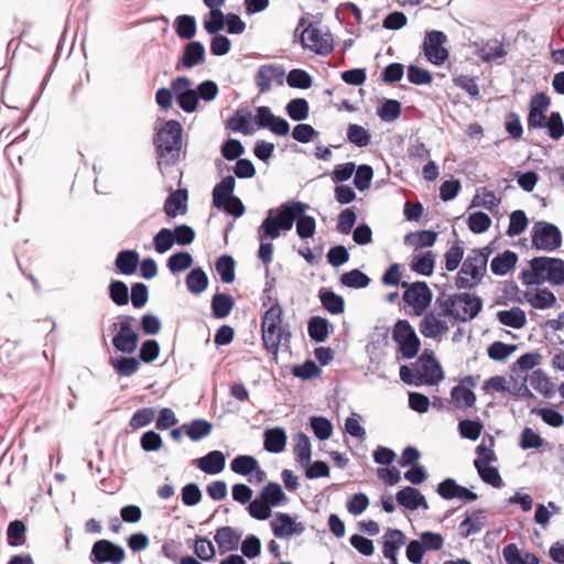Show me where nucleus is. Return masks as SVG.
Listing matches in <instances>:
<instances>
[{
	"mask_svg": "<svg viewBox=\"0 0 564 564\" xmlns=\"http://www.w3.org/2000/svg\"><path fill=\"white\" fill-rule=\"evenodd\" d=\"M182 124L176 120L165 121L156 131L154 144L158 152V164L173 165L180 160L182 150Z\"/></svg>",
	"mask_w": 564,
	"mask_h": 564,
	"instance_id": "obj_1",
	"label": "nucleus"
},
{
	"mask_svg": "<svg viewBox=\"0 0 564 564\" xmlns=\"http://www.w3.org/2000/svg\"><path fill=\"white\" fill-rule=\"evenodd\" d=\"M531 271L522 273V282L540 285L549 282L553 285L564 283V261L558 258L535 257L530 261Z\"/></svg>",
	"mask_w": 564,
	"mask_h": 564,
	"instance_id": "obj_2",
	"label": "nucleus"
},
{
	"mask_svg": "<svg viewBox=\"0 0 564 564\" xmlns=\"http://www.w3.org/2000/svg\"><path fill=\"white\" fill-rule=\"evenodd\" d=\"M452 321L468 322L474 319L482 308V300L470 293L437 295Z\"/></svg>",
	"mask_w": 564,
	"mask_h": 564,
	"instance_id": "obj_3",
	"label": "nucleus"
},
{
	"mask_svg": "<svg viewBox=\"0 0 564 564\" xmlns=\"http://www.w3.org/2000/svg\"><path fill=\"white\" fill-rule=\"evenodd\" d=\"M275 212H267V216L258 228L257 235L260 241L258 257L264 263L269 264L273 260L272 240L278 239L281 231H290L292 223L290 219H276Z\"/></svg>",
	"mask_w": 564,
	"mask_h": 564,
	"instance_id": "obj_4",
	"label": "nucleus"
},
{
	"mask_svg": "<svg viewBox=\"0 0 564 564\" xmlns=\"http://www.w3.org/2000/svg\"><path fill=\"white\" fill-rule=\"evenodd\" d=\"M308 205L299 200H289L276 208H270L268 212H275L276 219H290L292 226L296 221V232L301 239H307L314 236L316 221L314 217L305 215Z\"/></svg>",
	"mask_w": 564,
	"mask_h": 564,
	"instance_id": "obj_5",
	"label": "nucleus"
},
{
	"mask_svg": "<svg viewBox=\"0 0 564 564\" xmlns=\"http://www.w3.org/2000/svg\"><path fill=\"white\" fill-rule=\"evenodd\" d=\"M283 310L279 304L272 305L262 316V340L265 349L276 354L283 339L291 335L282 325Z\"/></svg>",
	"mask_w": 564,
	"mask_h": 564,
	"instance_id": "obj_6",
	"label": "nucleus"
},
{
	"mask_svg": "<svg viewBox=\"0 0 564 564\" xmlns=\"http://www.w3.org/2000/svg\"><path fill=\"white\" fill-rule=\"evenodd\" d=\"M451 325L452 319L440 297L436 296L433 307L425 312L420 321L419 330L425 338L438 339L449 330Z\"/></svg>",
	"mask_w": 564,
	"mask_h": 564,
	"instance_id": "obj_7",
	"label": "nucleus"
},
{
	"mask_svg": "<svg viewBox=\"0 0 564 564\" xmlns=\"http://www.w3.org/2000/svg\"><path fill=\"white\" fill-rule=\"evenodd\" d=\"M401 286L405 289L403 301L412 308L413 315H423L433 300V293L429 285L423 281L413 283L402 282Z\"/></svg>",
	"mask_w": 564,
	"mask_h": 564,
	"instance_id": "obj_8",
	"label": "nucleus"
},
{
	"mask_svg": "<svg viewBox=\"0 0 564 564\" xmlns=\"http://www.w3.org/2000/svg\"><path fill=\"white\" fill-rule=\"evenodd\" d=\"M392 338L399 345V349L402 356L406 359H411L416 356L421 341L406 319H399L392 330Z\"/></svg>",
	"mask_w": 564,
	"mask_h": 564,
	"instance_id": "obj_9",
	"label": "nucleus"
},
{
	"mask_svg": "<svg viewBox=\"0 0 564 564\" xmlns=\"http://www.w3.org/2000/svg\"><path fill=\"white\" fill-rule=\"evenodd\" d=\"M531 240L538 250L554 251L562 243V234L555 225L539 221L532 228Z\"/></svg>",
	"mask_w": 564,
	"mask_h": 564,
	"instance_id": "obj_10",
	"label": "nucleus"
},
{
	"mask_svg": "<svg viewBox=\"0 0 564 564\" xmlns=\"http://www.w3.org/2000/svg\"><path fill=\"white\" fill-rule=\"evenodd\" d=\"M132 317L124 316L119 324H113V327H119L118 333L112 337V345L117 351L126 355L133 354L139 344V334L131 325Z\"/></svg>",
	"mask_w": 564,
	"mask_h": 564,
	"instance_id": "obj_11",
	"label": "nucleus"
},
{
	"mask_svg": "<svg viewBox=\"0 0 564 564\" xmlns=\"http://www.w3.org/2000/svg\"><path fill=\"white\" fill-rule=\"evenodd\" d=\"M304 48H308L319 55H326L333 51V37L329 32H323L317 26L310 24L301 35Z\"/></svg>",
	"mask_w": 564,
	"mask_h": 564,
	"instance_id": "obj_12",
	"label": "nucleus"
},
{
	"mask_svg": "<svg viewBox=\"0 0 564 564\" xmlns=\"http://www.w3.org/2000/svg\"><path fill=\"white\" fill-rule=\"evenodd\" d=\"M447 37L442 31H429L425 33L423 51L427 61L434 65H442L448 57V51L444 47Z\"/></svg>",
	"mask_w": 564,
	"mask_h": 564,
	"instance_id": "obj_13",
	"label": "nucleus"
},
{
	"mask_svg": "<svg viewBox=\"0 0 564 564\" xmlns=\"http://www.w3.org/2000/svg\"><path fill=\"white\" fill-rule=\"evenodd\" d=\"M272 532L278 539H291L292 536L302 535L305 532V524L297 522L289 513L276 512L270 522Z\"/></svg>",
	"mask_w": 564,
	"mask_h": 564,
	"instance_id": "obj_14",
	"label": "nucleus"
},
{
	"mask_svg": "<svg viewBox=\"0 0 564 564\" xmlns=\"http://www.w3.org/2000/svg\"><path fill=\"white\" fill-rule=\"evenodd\" d=\"M285 70L282 66L275 64L261 65L256 75L254 83L259 93L265 94L272 89V85H282L284 82Z\"/></svg>",
	"mask_w": 564,
	"mask_h": 564,
	"instance_id": "obj_15",
	"label": "nucleus"
},
{
	"mask_svg": "<svg viewBox=\"0 0 564 564\" xmlns=\"http://www.w3.org/2000/svg\"><path fill=\"white\" fill-rule=\"evenodd\" d=\"M551 105L550 98L545 93H536L533 95L529 102V115L527 118L528 130L542 129L544 119H546V111Z\"/></svg>",
	"mask_w": 564,
	"mask_h": 564,
	"instance_id": "obj_16",
	"label": "nucleus"
},
{
	"mask_svg": "<svg viewBox=\"0 0 564 564\" xmlns=\"http://www.w3.org/2000/svg\"><path fill=\"white\" fill-rule=\"evenodd\" d=\"M91 556L94 561L99 563L121 564L124 561L126 553L120 545L108 540H99L93 545Z\"/></svg>",
	"mask_w": 564,
	"mask_h": 564,
	"instance_id": "obj_17",
	"label": "nucleus"
},
{
	"mask_svg": "<svg viewBox=\"0 0 564 564\" xmlns=\"http://www.w3.org/2000/svg\"><path fill=\"white\" fill-rule=\"evenodd\" d=\"M416 364L421 383L435 386L444 379L442 367L433 356L423 354Z\"/></svg>",
	"mask_w": 564,
	"mask_h": 564,
	"instance_id": "obj_18",
	"label": "nucleus"
},
{
	"mask_svg": "<svg viewBox=\"0 0 564 564\" xmlns=\"http://www.w3.org/2000/svg\"><path fill=\"white\" fill-rule=\"evenodd\" d=\"M205 59V46L198 41H192L184 46L183 55L176 64L175 68H193Z\"/></svg>",
	"mask_w": 564,
	"mask_h": 564,
	"instance_id": "obj_19",
	"label": "nucleus"
},
{
	"mask_svg": "<svg viewBox=\"0 0 564 564\" xmlns=\"http://www.w3.org/2000/svg\"><path fill=\"white\" fill-rule=\"evenodd\" d=\"M405 534L398 529H389L383 535V556L392 564H398V551L405 544Z\"/></svg>",
	"mask_w": 564,
	"mask_h": 564,
	"instance_id": "obj_20",
	"label": "nucleus"
},
{
	"mask_svg": "<svg viewBox=\"0 0 564 564\" xmlns=\"http://www.w3.org/2000/svg\"><path fill=\"white\" fill-rule=\"evenodd\" d=\"M397 502L408 510L414 511L419 508L424 510L429 509V503L425 497L420 492L419 489L406 486L395 495Z\"/></svg>",
	"mask_w": 564,
	"mask_h": 564,
	"instance_id": "obj_21",
	"label": "nucleus"
},
{
	"mask_svg": "<svg viewBox=\"0 0 564 564\" xmlns=\"http://www.w3.org/2000/svg\"><path fill=\"white\" fill-rule=\"evenodd\" d=\"M241 534L231 527L219 528L214 536L221 554L237 550Z\"/></svg>",
	"mask_w": 564,
	"mask_h": 564,
	"instance_id": "obj_22",
	"label": "nucleus"
},
{
	"mask_svg": "<svg viewBox=\"0 0 564 564\" xmlns=\"http://www.w3.org/2000/svg\"><path fill=\"white\" fill-rule=\"evenodd\" d=\"M197 467L205 474L217 475L226 465V456L220 451H212L196 460Z\"/></svg>",
	"mask_w": 564,
	"mask_h": 564,
	"instance_id": "obj_23",
	"label": "nucleus"
},
{
	"mask_svg": "<svg viewBox=\"0 0 564 564\" xmlns=\"http://www.w3.org/2000/svg\"><path fill=\"white\" fill-rule=\"evenodd\" d=\"M236 181L231 175L225 176L213 189V204L217 208L225 206V203L234 197Z\"/></svg>",
	"mask_w": 564,
	"mask_h": 564,
	"instance_id": "obj_24",
	"label": "nucleus"
},
{
	"mask_svg": "<svg viewBox=\"0 0 564 564\" xmlns=\"http://www.w3.org/2000/svg\"><path fill=\"white\" fill-rule=\"evenodd\" d=\"M264 449L270 453H281L285 448L286 433L282 427H273L264 431Z\"/></svg>",
	"mask_w": 564,
	"mask_h": 564,
	"instance_id": "obj_25",
	"label": "nucleus"
},
{
	"mask_svg": "<svg viewBox=\"0 0 564 564\" xmlns=\"http://www.w3.org/2000/svg\"><path fill=\"white\" fill-rule=\"evenodd\" d=\"M186 202H187V191L186 189H177L172 192L165 203H164V212L165 214L174 218L178 214H184L186 212Z\"/></svg>",
	"mask_w": 564,
	"mask_h": 564,
	"instance_id": "obj_26",
	"label": "nucleus"
},
{
	"mask_svg": "<svg viewBox=\"0 0 564 564\" xmlns=\"http://www.w3.org/2000/svg\"><path fill=\"white\" fill-rule=\"evenodd\" d=\"M482 276L484 274L473 268L469 261H464L455 284L458 289H471L481 281Z\"/></svg>",
	"mask_w": 564,
	"mask_h": 564,
	"instance_id": "obj_27",
	"label": "nucleus"
},
{
	"mask_svg": "<svg viewBox=\"0 0 564 564\" xmlns=\"http://www.w3.org/2000/svg\"><path fill=\"white\" fill-rule=\"evenodd\" d=\"M518 256L511 250L497 254L490 263V270L496 275H506L517 264Z\"/></svg>",
	"mask_w": 564,
	"mask_h": 564,
	"instance_id": "obj_28",
	"label": "nucleus"
},
{
	"mask_svg": "<svg viewBox=\"0 0 564 564\" xmlns=\"http://www.w3.org/2000/svg\"><path fill=\"white\" fill-rule=\"evenodd\" d=\"M527 302L536 310H546L552 307L555 302V295L547 289H538L524 293Z\"/></svg>",
	"mask_w": 564,
	"mask_h": 564,
	"instance_id": "obj_29",
	"label": "nucleus"
},
{
	"mask_svg": "<svg viewBox=\"0 0 564 564\" xmlns=\"http://www.w3.org/2000/svg\"><path fill=\"white\" fill-rule=\"evenodd\" d=\"M497 319L505 326L516 329L522 328L527 324V316L524 311L519 306H513L510 310H502L497 313Z\"/></svg>",
	"mask_w": 564,
	"mask_h": 564,
	"instance_id": "obj_30",
	"label": "nucleus"
},
{
	"mask_svg": "<svg viewBox=\"0 0 564 564\" xmlns=\"http://www.w3.org/2000/svg\"><path fill=\"white\" fill-rule=\"evenodd\" d=\"M503 558L507 564H539V557L530 552L521 554L518 546L513 543L507 544L502 550Z\"/></svg>",
	"mask_w": 564,
	"mask_h": 564,
	"instance_id": "obj_31",
	"label": "nucleus"
},
{
	"mask_svg": "<svg viewBox=\"0 0 564 564\" xmlns=\"http://www.w3.org/2000/svg\"><path fill=\"white\" fill-rule=\"evenodd\" d=\"M318 297L323 307L330 314H341L345 310V301L343 296L336 294L334 291L322 288Z\"/></svg>",
	"mask_w": 564,
	"mask_h": 564,
	"instance_id": "obj_32",
	"label": "nucleus"
},
{
	"mask_svg": "<svg viewBox=\"0 0 564 564\" xmlns=\"http://www.w3.org/2000/svg\"><path fill=\"white\" fill-rule=\"evenodd\" d=\"M451 402L457 409L471 408L476 403V394L464 384H457L452 388Z\"/></svg>",
	"mask_w": 564,
	"mask_h": 564,
	"instance_id": "obj_33",
	"label": "nucleus"
},
{
	"mask_svg": "<svg viewBox=\"0 0 564 564\" xmlns=\"http://www.w3.org/2000/svg\"><path fill=\"white\" fill-rule=\"evenodd\" d=\"M139 262V253L134 250H122L116 258L117 269L126 275L133 274L137 271Z\"/></svg>",
	"mask_w": 564,
	"mask_h": 564,
	"instance_id": "obj_34",
	"label": "nucleus"
},
{
	"mask_svg": "<svg viewBox=\"0 0 564 564\" xmlns=\"http://www.w3.org/2000/svg\"><path fill=\"white\" fill-rule=\"evenodd\" d=\"M182 429L193 442H198L212 433L213 425L204 419H196L188 424H183Z\"/></svg>",
	"mask_w": 564,
	"mask_h": 564,
	"instance_id": "obj_35",
	"label": "nucleus"
},
{
	"mask_svg": "<svg viewBox=\"0 0 564 564\" xmlns=\"http://www.w3.org/2000/svg\"><path fill=\"white\" fill-rule=\"evenodd\" d=\"M109 364L116 373L121 377H130L138 372L140 368V361L134 357L110 358Z\"/></svg>",
	"mask_w": 564,
	"mask_h": 564,
	"instance_id": "obj_36",
	"label": "nucleus"
},
{
	"mask_svg": "<svg viewBox=\"0 0 564 564\" xmlns=\"http://www.w3.org/2000/svg\"><path fill=\"white\" fill-rule=\"evenodd\" d=\"M435 257L432 251L413 257L411 261V270L425 276H430L434 271Z\"/></svg>",
	"mask_w": 564,
	"mask_h": 564,
	"instance_id": "obj_37",
	"label": "nucleus"
},
{
	"mask_svg": "<svg viewBox=\"0 0 564 564\" xmlns=\"http://www.w3.org/2000/svg\"><path fill=\"white\" fill-rule=\"evenodd\" d=\"M329 323L321 316H313L307 324V332L312 340L323 343L328 337Z\"/></svg>",
	"mask_w": 564,
	"mask_h": 564,
	"instance_id": "obj_38",
	"label": "nucleus"
},
{
	"mask_svg": "<svg viewBox=\"0 0 564 564\" xmlns=\"http://www.w3.org/2000/svg\"><path fill=\"white\" fill-rule=\"evenodd\" d=\"M187 290L193 294L203 293L208 286V276L202 268H194L186 276Z\"/></svg>",
	"mask_w": 564,
	"mask_h": 564,
	"instance_id": "obj_39",
	"label": "nucleus"
},
{
	"mask_svg": "<svg viewBox=\"0 0 564 564\" xmlns=\"http://www.w3.org/2000/svg\"><path fill=\"white\" fill-rule=\"evenodd\" d=\"M234 304V300L230 295L224 293L215 294L212 299V312L214 317H227L230 314Z\"/></svg>",
	"mask_w": 564,
	"mask_h": 564,
	"instance_id": "obj_40",
	"label": "nucleus"
},
{
	"mask_svg": "<svg viewBox=\"0 0 564 564\" xmlns=\"http://www.w3.org/2000/svg\"><path fill=\"white\" fill-rule=\"evenodd\" d=\"M259 467L258 460L250 455H239L235 457L230 463V468L234 473L248 476L252 474Z\"/></svg>",
	"mask_w": 564,
	"mask_h": 564,
	"instance_id": "obj_41",
	"label": "nucleus"
},
{
	"mask_svg": "<svg viewBox=\"0 0 564 564\" xmlns=\"http://www.w3.org/2000/svg\"><path fill=\"white\" fill-rule=\"evenodd\" d=\"M294 441V452L296 454L297 462L302 466L307 465L312 456V446L308 436L300 432L295 435Z\"/></svg>",
	"mask_w": 564,
	"mask_h": 564,
	"instance_id": "obj_42",
	"label": "nucleus"
},
{
	"mask_svg": "<svg viewBox=\"0 0 564 564\" xmlns=\"http://www.w3.org/2000/svg\"><path fill=\"white\" fill-rule=\"evenodd\" d=\"M251 120L252 113L250 111L239 109L229 118L227 126L235 132L248 134L250 133L248 126Z\"/></svg>",
	"mask_w": 564,
	"mask_h": 564,
	"instance_id": "obj_43",
	"label": "nucleus"
},
{
	"mask_svg": "<svg viewBox=\"0 0 564 564\" xmlns=\"http://www.w3.org/2000/svg\"><path fill=\"white\" fill-rule=\"evenodd\" d=\"M543 123L542 129H546L547 135L551 139L560 140L564 135V121L560 112H551Z\"/></svg>",
	"mask_w": 564,
	"mask_h": 564,
	"instance_id": "obj_44",
	"label": "nucleus"
},
{
	"mask_svg": "<svg viewBox=\"0 0 564 564\" xmlns=\"http://www.w3.org/2000/svg\"><path fill=\"white\" fill-rule=\"evenodd\" d=\"M271 508L281 505L285 499V494L278 482H269L265 485L260 496Z\"/></svg>",
	"mask_w": 564,
	"mask_h": 564,
	"instance_id": "obj_45",
	"label": "nucleus"
},
{
	"mask_svg": "<svg viewBox=\"0 0 564 564\" xmlns=\"http://www.w3.org/2000/svg\"><path fill=\"white\" fill-rule=\"evenodd\" d=\"M285 110L292 120L303 121L308 117L310 106L306 99L294 98L288 102Z\"/></svg>",
	"mask_w": 564,
	"mask_h": 564,
	"instance_id": "obj_46",
	"label": "nucleus"
},
{
	"mask_svg": "<svg viewBox=\"0 0 564 564\" xmlns=\"http://www.w3.org/2000/svg\"><path fill=\"white\" fill-rule=\"evenodd\" d=\"M477 55L481 58V61L490 63L497 58L506 56L507 51L505 50L503 44L495 40L478 48Z\"/></svg>",
	"mask_w": 564,
	"mask_h": 564,
	"instance_id": "obj_47",
	"label": "nucleus"
},
{
	"mask_svg": "<svg viewBox=\"0 0 564 564\" xmlns=\"http://www.w3.org/2000/svg\"><path fill=\"white\" fill-rule=\"evenodd\" d=\"M340 283L350 289H364L370 283V278L358 269L345 272L340 276Z\"/></svg>",
	"mask_w": 564,
	"mask_h": 564,
	"instance_id": "obj_48",
	"label": "nucleus"
},
{
	"mask_svg": "<svg viewBox=\"0 0 564 564\" xmlns=\"http://www.w3.org/2000/svg\"><path fill=\"white\" fill-rule=\"evenodd\" d=\"M437 238V234L433 230H421L415 234H408L404 238V242L408 245H414L416 248L432 247Z\"/></svg>",
	"mask_w": 564,
	"mask_h": 564,
	"instance_id": "obj_49",
	"label": "nucleus"
},
{
	"mask_svg": "<svg viewBox=\"0 0 564 564\" xmlns=\"http://www.w3.org/2000/svg\"><path fill=\"white\" fill-rule=\"evenodd\" d=\"M175 31L181 39L189 40L196 33V20L193 15H178L175 19Z\"/></svg>",
	"mask_w": 564,
	"mask_h": 564,
	"instance_id": "obj_50",
	"label": "nucleus"
},
{
	"mask_svg": "<svg viewBox=\"0 0 564 564\" xmlns=\"http://www.w3.org/2000/svg\"><path fill=\"white\" fill-rule=\"evenodd\" d=\"M500 199L496 196L492 191L481 187L477 191V194L471 200L473 207H484L488 210H492L498 207Z\"/></svg>",
	"mask_w": 564,
	"mask_h": 564,
	"instance_id": "obj_51",
	"label": "nucleus"
},
{
	"mask_svg": "<svg viewBox=\"0 0 564 564\" xmlns=\"http://www.w3.org/2000/svg\"><path fill=\"white\" fill-rule=\"evenodd\" d=\"M530 386L538 392L549 395L553 392L554 386L549 377L541 370H534L529 377Z\"/></svg>",
	"mask_w": 564,
	"mask_h": 564,
	"instance_id": "obj_52",
	"label": "nucleus"
},
{
	"mask_svg": "<svg viewBox=\"0 0 564 564\" xmlns=\"http://www.w3.org/2000/svg\"><path fill=\"white\" fill-rule=\"evenodd\" d=\"M310 425L314 435L321 441L328 440L333 434V424L325 416H312Z\"/></svg>",
	"mask_w": 564,
	"mask_h": 564,
	"instance_id": "obj_53",
	"label": "nucleus"
},
{
	"mask_svg": "<svg viewBox=\"0 0 564 564\" xmlns=\"http://www.w3.org/2000/svg\"><path fill=\"white\" fill-rule=\"evenodd\" d=\"M216 270L224 283H231L235 280V260L232 257L224 254L216 261Z\"/></svg>",
	"mask_w": 564,
	"mask_h": 564,
	"instance_id": "obj_54",
	"label": "nucleus"
},
{
	"mask_svg": "<svg viewBox=\"0 0 564 564\" xmlns=\"http://www.w3.org/2000/svg\"><path fill=\"white\" fill-rule=\"evenodd\" d=\"M193 264V257L187 251H180L167 259L169 270L175 274L188 269Z\"/></svg>",
	"mask_w": 564,
	"mask_h": 564,
	"instance_id": "obj_55",
	"label": "nucleus"
},
{
	"mask_svg": "<svg viewBox=\"0 0 564 564\" xmlns=\"http://www.w3.org/2000/svg\"><path fill=\"white\" fill-rule=\"evenodd\" d=\"M529 220L525 213L521 209L514 210L510 214L509 227L507 235L509 237H516L522 234L528 227Z\"/></svg>",
	"mask_w": 564,
	"mask_h": 564,
	"instance_id": "obj_56",
	"label": "nucleus"
},
{
	"mask_svg": "<svg viewBox=\"0 0 564 564\" xmlns=\"http://www.w3.org/2000/svg\"><path fill=\"white\" fill-rule=\"evenodd\" d=\"M173 231L169 228H162L158 231V234L153 237V245L154 249L158 253H165L167 252L174 242Z\"/></svg>",
	"mask_w": 564,
	"mask_h": 564,
	"instance_id": "obj_57",
	"label": "nucleus"
},
{
	"mask_svg": "<svg viewBox=\"0 0 564 564\" xmlns=\"http://www.w3.org/2000/svg\"><path fill=\"white\" fill-rule=\"evenodd\" d=\"M109 296L118 306L127 305L129 303V290L127 284L119 280L112 281L109 285Z\"/></svg>",
	"mask_w": 564,
	"mask_h": 564,
	"instance_id": "obj_58",
	"label": "nucleus"
},
{
	"mask_svg": "<svg viewBox=\"0 0 564 564\" xmlns=\"http://www.w3.org/2000/svg\"><path fill=\"white\" fill-rule=\"evenodd\" d=\"M475 468L484 482L495 488H501L503 486L502 478L496 467L491 465H486L475 466Z\"/></svg>",
	"mask_w": 564,
	"mask_h": 564,
	"instance_id": "obj_59",
	"label": "nucleus"
},
{
	"mask_svg": "<svg viewBox=\"0 0 564 564\" xmlns=\"http://www.w3.org/2000/svg\"><path fill=\"white\" fill-rule=\"evenodd\" d=\"M401 115V104L394 99H387L378 109V116L386 122L397 120Z\"/></svg>",
	"mask_w": 564,
	"mask_h": 564,
	"instance_id": "obj_60",
	"label": "nucleus"
},
{
	"mask_svg": "<svg viewBox=\"0 0 564 564\" xmlns=\"http://www.w3.org/2000/svg\"><path fill=\"white\" fill-rule=\"evenodd\" d=\"M490 253L491 249L489 247L473 250L471 253L465 259V261H469L473 268H476L477 271L485 274L487 271V262Z\"/></svg>",
	"mask_w": 564,
	"mask_h": 564,
	"instance_id": "obj_61",
	"label": "nucleus"
},
{
	"mask_svg": "<svg viewBox=\"0 0 564 564\" xmlns=\"http://www.w3.org/2000/svg\"><path fill=\"white\" fill-rule=\"evenodd\" d=\"M491 218L484 212H476L468 217V228L474 234H482L489 229Z\"/></svg>",
	"mask_w": 564,
	"mask_h": 564,
	"instance_id": "obj_62",
	"label": "nucleus"
},
{
	"mask_svg": "<svg viewBox=\"0 0 564 564\" xmlns=\"http://www.w3.org/2000/svg\"><path fill=\"white\" fill-rule=\"evenodd\" d=\"M286 83L292 88L307 89L312 85V77L307 72L294 68L288 74Z\"/></svg>",
	"mask_w": 564,
	"mask_h": 564,
	"instance_id": "obj_63",
	"label": "nucleus"
},
{
	"mask_svg": "<svg viewBox=\"0 0 564 564\" xmlns=\"http://www.w3.org/2000/svg\"><path fill=\"white\" fill-rule=\"evenodd\" d=\"M482 424L479 421L462 420L458 423V431L462 437L476 441L482 431Z\"/></svg>",
	"mask_w": 564,
	"mask_h": 564,
	"instance_id": "obj_64",
	"label": "nucleus"
}]
</instances>
